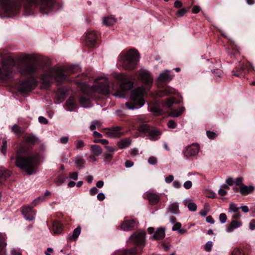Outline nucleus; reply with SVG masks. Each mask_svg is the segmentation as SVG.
I'll return each instance as SVG.
<instances>
[{"instance_id": "nucleus-45", "label": "nucleus", "mask_w": 255, "mask_h": 255, "mask_svg": "<svg viewBox=\"0 0 255 255\" xmlns=\"http://www.w3.org/2000/svg\"><path fill=\"white\" fill-rule=\"evenodd\" d=\"M7 141L5 139H2V144L1 146L0 152L3 155H5L7 150Z\"/></svg>"}, {"instance_id": "nucleus-36", "label": "nucleus", "mask_w": 255, "mask_h": 255, "mask_svg": "<svg viewBox=\"0 0 255 255\" xmlns=\"http://www.w3.org/2000/svg\"><path fill=\"white\" fill-rule=\"evenodd\" d=\"M53 230L55 234H59L62 231V226L60 222L54 221L53 223Z\"/></svg>"}, {"instance_id": "nucleus-49", "label": "nucleus", "mask_w": 255, "mask_h": 255, "mask_svg": "<svg viewBox=\"0 0 255 255\" xmlns=\"http://www.w3.org/2000/svg\"><path fill=\"white\" fill-rule=\"evenodd\" d=\"M208 137L210 139H214L217 136V134L213 131L207 130L206 132Z\"/></svg>"}, {"instance_id": "nucleus-25", "label": "nucleus", "mask_w": 255, "mask_h": 255, "mask_svg": "<svg viewBox=\"0 0 255 255\" xmlns=\"http://www.w3.org/2000/svg\"><path fill=\"white\" fill-rule=\"evenodd\" d=\"M146 198L148 200L149 203L151 205L156 204L160 200V196L159 194L153 192L147 193Z\"/></svg>"}, {"instance_id": "nucleus-26", "label": "nucleus", "mask_w": 255, "mask_h": 255, "mask_svg": "<svg viewBox=\"0 0 255 255\" xmlns=\"http://www.w3.org/2000/svg\"><path fill=\"white\" fill-rule=\"evenodd\" d=\"M255 189V187L253 185L247 186L243 185L240 188V192L242 195L246 196L253 193Z\"/></svg>"}, {"instance_id": "nucleus-7", "label": "nucleus", "mask_w": 255, "mask_h": 255, "mask_svg": "<svg viewBox=\"0 0 255 255\" xmlns=\"http://www.w3.org/2000/svg\"><path fill=\"white\" fill-rule=\"evenodd\" d=\"M16 66L15 61L11 58L3 59L2 68H0V80L6 81L12 77L13 68Z\"/></svg>"}, {"instance_id": "nucleus-2", "label": "nucleus", "mask_w": 255, "mask_h": 255, "mask_svg": "<svg viewBox=\"0 0 255 255\" xmlns=\"http://www.w3.org/2000/svg\"><path fill=\"white\" fill-rule=\"evenodd\" d=\"M25 141L29 145L20 144L17 150L15 159H36L33 157L32 147L39 141L38 138L32 134H29L24 137Z\"/></svg>"}, {"instance_id": "nucleus-44", "label": "nucleus", "mask_w": 255, "mask_h": 255, "mask_svg": "<svg viewBox=\"0 0 255 255\" xmlns=\"http://www.w3.org/2000/svg\"><path fill=\"white\" fill-rule=\"evenodd\" d=\"M189 7L181 8L178 9L176 11V14L179 17L183 16L186 13H187L188 12V11L189 10Z\"/></svg>"}, {"instance_id": "nucleus-5", "label": "nucleus", "mask_w": 255, "mask_h": 255, "mask_svg": "<svg viewBox=\"0 0 255 255\" xmlns=\"http://www.w3.org/2000/svg\"><path fill=\"white\" fill-rule=\"evenodd\" d=\"M143 96V91L140 88L133 90L129 101L125 104L126 107L129 110H134L142 107L145 104Z\"/></svg>"}, {"instance_id": "nucleus-13", "label": "nucleus", "mask_w": 255, "mask_h": 255, "mask_svg": "<svg viewBox=\"0 0 255 255\" xmlns=\"http://www.w3.org/2000/svg\"><path fill=\"white\" fill-rule=\"evenodd\" d=\"M181 101L177 99L174 97H171L166 99L164 101L165 106L171 110V115L173 117H178L181 116L185 111L184 107H180L179 110L173 109L172 107L174 104H179Z\"/></svg>"}, {"instance_id": "nucleus-47", "label": "nucleus", "mask_w": 255, "mask_h": 255, "mask_svg": "<svg viewBox=\"0 0 255 255\" xmlns=\"http://www.w3.org/2000/svg\"><path fill=\"white\" fill-rule=\"evenodd\" d=\"M65 177L64 175H60L55 180V183L59 185L64 182Z\"/></svg>"}, {"instance_id": "nucleus-63", "label": "nucleus", "mask_w": 255, "mask_h": 255, "mask_svg": "<svg viewBox=\"0 0 255 255\" xmlns=\"http://www.w3.org/2000/svg\"><path fill=\"white\" fill-rule=\"evenodd\" d=\"M182 2L180 0H176L174 2V6L177 8H180L182 7Z\"/></svg>"}, {"instance_id": "nucleus-35", "label": "nucleus", "mask_w": 255, "mask_h": 255, "mask_svg": "<svg viewBox=\"0 0 255 255\" xmlns=\"http://www.w3.org/2000/svg\"><path fill=\"white\" fill-rule=\"evenodd\" d=\"M91 150L95 156H98L102 153V150L99 145L94 144L91 146Z\"/></svg>"}, {"instance_id": "nucleus-56", "label": "nucleus", "mask_w": 255, "mask_h": 255, "mask_svg": "<svg viewBox=\"0 0 255 255\" xmlns=\"http://www.w3.org/2000/svg\"><path fill=\"white\" fill-rule=\"evenodd\" d=\"M239 209V208L237 207V205L235 204H234V203L230 204V207H229V210H231V211H233L234 212H237Z\"/></svg>"}, {"instance_id": "nucleus-27", "label": "nucleus", "mask_w": 255, "mask_h": 255, "mask_svg": "<svg viewBox=\"0 0 255 255\" xmlns=\"http://www.w3.org/2000/svg\"><path fill=\"white\" fill-rule=\"evenodd\" d=\"M165 230L164 228H158L152 236V239L155 240H162L165 236Z\"/></svg>"}, {"instance_id": "nucleus-33", "label": "nucleus", "mask_w": 255, "mask_h": 255, "mask_svg": "<svg viewBox=\"0 0 255 255\" xmlns=\"http://www.w3.org/2000/svg\"><path fill=\"white\" fill-rule=\"evenodd\" d=\"M242 225V223L237 220H233L227 229V232H232L233 230Z\"/></svg>"}, {"instance_id": "nucleus-34", "label": "nucleus", "mask_w": 255, "mask_h": 255, "mask_svg": "<svg viewBox=\"0 0 255 255\" xmlns=\"http://www.w3.org/2000/svg\"><path fill=\"white\" fill-rule=\"evenodd\" d=\"M81 233V228L80 227H77L74 229L72 235L69 234L68 237L69 241H75L79 236Z\"/></svg>"}, {"instance_id": "nucleus-4", "label": "nucleus", "mask_w": 255, "mask_h": 255, "mask_svg": "<svg viewBox=\"0 0 255 255\" xmlns=\"http://www.w3.org/2000/svg\"><path fill=\"white\" fill-rule=\"evenodd\" d=\"M31 57L29 55H26L24 60L18 64L17 69L20 76L23 77L33 78V75L37 71L36 66L31 63Z\"/></svg>"}, {"instance_id": "nucleus-17", "label": "nucleus", "mask_w": 255, "mask_h": 255, "mask_svg": "<svg viewBox=\"0 0 255 255\" xmlns=\"http://www.w3.org/2000/svg\"><path fill=\"white\" fill-rule=\"evenodd\" d=\"M69 92L68 89L66 86H59L56 92L57 103H60L63 102L66 98Z\"/></svg>"}, {"instance_id": "nucleus-6", "label": "nucleus", "mask_w": 255, "mask_h": 255, "mask_svg": "<svg viewBox=\"0 0 255 255\" xmlns=\"http://www.w3.org/2000/svg\"><path fill=\"white\" fill-rule=\"evenodd\" d=\"M29 6H39L40 12L47 14L53 10L55 6L58 8L61 7L59 3H57L54 0H26Z\"/></svg>"}, {"instance_id": "nucleus-22", "label": "nucleus", "mask_w": 255, "mask_h": 255, "mask_svg": "<svg viewBox=\"0 0 255 255\" xmlns=\"http://www.w3.org/2000/svg\"><path fill=\"white\" fill-rule=\"evenodd\" d=\"M67 111H74L78 108L77 103L74 96H70L65 103Z\"/></svg>"}, {"instance_id": "nucleus-18", "label": "nucleus", "mask_w": 255, "mask_h": 255, "mask_svg": "<svg viewBox=\"0 0 255 255\" xmlns=\"http://www.w3.org/2000/svg\"><path fill=\"white\" fill-rule=\"evenodd\" d=\"M97 91L102 94L108 95L110 93V85L108 79H104L103 81L97 83Z\"/></svg>"}, {"instance_id": "nucleus-46", "label": "nucleus", "mask_w": 255, "mask_h": 255, "mask_svg": "<svg viewBox=\"0 0 255 255\" xmlns=\"http://www.w3.org/2000/svg\"><path fill=\"white\" fill-rule=\"evenodd\" d=\"M136 254V249L133 248L125 250L123 252V255H135Z\"/></svg>"}, {"instance_id": "nucleus-54", "label": "nucleus", "mask_w": 255, "mask_h": 255, "mask_svg": "<svg viewBox=\"0 0 255 255\" xmlns=\"http://www.w3.org/2000/svg\"><path fill=\"white\" fill-rule=\"evenodd\" d=\"M167 125L169 128L172 129L176 128L177 126L176 123L173 120H169L168 122Z\"/></svg>"}, {"instance_id": "nucleus-19", "label": "nucleus", "mask_w": 255, "mask_h": 255, "mask_svg": "<svg viewBox=\"0 0 255 255\" xmlns=\"http://www.w3.org/2000/svg\"><path fill=\"white\" fill-rule=\"evenodd\" d=\"M199 149V144L197 143L192 144L186 147V149L184 151V155L187 157L195 156L198 153Z\"/></svg>"}, {"instance_id": "nucleus-64", "label": "nucleus", "mask_w": 255, "mask_h": 255, "mask_svg": "<svg viewBox=\"0 0 255 255\" xmlns=\"http://www.w3.org/2000/svg\"><path fill=\"white\" fill-rule=\"evenodd\" d=\"M38 121L39 123L43 124H47L48 122V120L42 116H40L38 118Z\"/></svg>"}, {"instance_id": "nucleus-43", "label": "nucleus", "mask_w": 255, "mask_h": 255, "mask_svg": "<svg viewBox=\"0 0 255 255\" xmlns=\"http://www.w3.org/2000/svg\"><path fill=\"white\" fill-rule=\"evenodd\" d=\"M11 130L13 132H14L16 135H20L22 134V131L21 130L20 127H19L17 125H14L12 128Z\"/></svg>"}, {"instance_id": "nucleus-40", "label": "nucleus", "mask_w": 255, "mask_h": 255, "mask_svg": "<svg viewBox=\"0 0 255 255\" xmlns=\"http://www.w3.org/2000/svg\"><path fill=\"white\" fill-rule=\"evenodd\" d=\"M185 205L187 206L188 209L192 212L197 210V205L190 200H186L185 201Z\"/></svg>"}, {"instance_id": "nucleus-57", "label": "nucleus", "mask_w": 255, "mask_h": 255, "mask_svg": "<svg viewBox=\"0 0 255 255\" xmlns=\"http://www.w3.org/2000/svg\"><path fill=\"white\" fill-rule=\"evenodd\" d=\"M227 216L225 213H221L219 216V220L222 223H225L227 221Z\"/></svg>"}, {"instance_id": "nucleus-11", "label": "nucleus", "mask_w": 255, "mask_h": 255, "mask_svg": "<svg viewBox=\"0 0 255 255\" xmlns=\"http://www.w3.org/2000/svg\"><path fill=\"white\" fill-rule=\"evenodd\" d=\"M16 165L27 174L35 173L39 165L37 160H15Z\"/></svg>"}, {"instance_id": "nucleus-61", "label": "nucleus", "mask_w": 255, "mask_h": 255, "mask_svg": "<svg viewBox=\"0 0 255 255\" xmlns=\"http://www.w3.org/2000/svg\"><path fill=\"white\" fill-rule=\"evenodd\" d=\"M183 186L185 189H189L192 187V182L189 180L187 181L184 183Z\"/></svg>"}, {"instance_id": "nucleus-39", "label": "nucleus", "mask_w": 255, "mask_h": 255, "mask_svg": "<svg viewBox=\"0 0 255 255\" xmlns=\"http://www.w3.org/2000/svg\"><path fill=\"white\" fill-rule=\"evenodd\" d=\"M105 147L106 149V151L109 152L105 154L106 159L111 158L113 157L112 153L114 152L116 150V148L112 146L107 145H105Z\"/></svg>"}, {"instance_id": "nucleus-32", "label": "nucleus", "mask_w": 255, "mask_h": 255, "mask_svg": "<svg viewBox=\"0 0 255 255\" xmlns=\"http://www.w3.org/2000/svg\"><path fill=\"white\" fill-rule=\"evenodd\" d=\"M87 76L86 74L82 73L78 75L75 79V82L78 86H84L85 83L86 82Z\"/></svg>"}, {"instance_id": "nucleus-52", "label": "nucleus", "mask_w": 255, "mask_h": 255, "mask_svg": "<svg viewBox=\"0 0 255 255\" xmlns=\"http://www.w3.org/2000/svg\"><path fill=\"white\" fill-rule=\"evenodd\" d=\"M101 124L98 121H94L90 127V129L91 131H93L96 129V126L98 127Z\"/></svg>"}, {"instance_id": "nucleus-3", "label": "nucleus", "mask_w": 255, "mask_h": 255, "mask_svg": "<svg viewBox=\"0 0 255 255\" xmlns=\"http://www.w3.org/2000/svg\"><path fill=\"white\" fill-rule=\"evenodd\" d=\"M53 78L56 83V85L59 86L65 83H69L70 80L68 75L66 74L62 68L58 69L54 75L51 74H44L41 77V83L46 89L49 88L52 84L51 79Z\"/></svg>"}, {"instance_id": "nucleus-21", "label": "nucleus", "mask_w": 255, "mask_h": 255, "mask_svg": "<svg viewBox=\"0 0 255 255\" xmlns=\"http://www.w3.org/2000/svg\"><path fill=\"white\" fill-rule=\"evenodd\" d=\"M140 77L142 82L146 86L150 87L152 84L153 79L150 74L147 71L141 72Z\"/></svg>"}, {"instance_id": "nucleus-30", "label": "nucleus", "mask_w": 255, "mask_h": 255, "mask_svg": "<svg viewBox=\"0 0 255 255\" xmlns=\"http://www.w3.org/2000/svg\"><path fill=\"white\" fill-rule=\"evenodd\" d=\"M80 105L84 108H89L91 106V99L84 96H81L79 100Z\"/></svg>"}, {"instance_id": "nucleus-62", "label": "nucleus", "mask_w": 255, "mask_h": 255, "mask_svg": "<svg viewBox=\"0 0 255 255\" xmlns=\"http://www.w3.org/2000/svg\"><path fill=\"white\" fill-rule=\"evenodd\" d=\"M226 183L229 186H232L234 184V180L231 177H229L226 180Z\"/></svg>"}, {"instance_id": "nucleus-28", "label": "nucleus", "mask_w": 255, "mask_h": 255, "mask_svg": "<svg viewBox=\"0 0 255 255\" xmlns=\"http://www.w3.org/2000/svg\"><path fill=\"white\" fill-rule=\"evenodd\" d=\"M176 94V90L169 86H166L165 88L159 91V95L162 97L165 96H169L170 95H175Z\"/></svg>"}, {"instance_id": "nucleus-42", "label": "nucleus", "mask_w": 255, "mask_h": 255, "mask_svg": "<svg viewBox=\"0 0 255 255\" xmlns=\"http://www.w3.org/2000/svg\"><path fill=\"white\" fill-rule=\"evenodd\" d=\"M115 22V18L108 16L106 17L103 19V23L106 26H111L113 25Z\"/></svg>"}, {"instance_id": "nucleus-60", "label": "nucleus", "mask_w": 255, "mask_h": 255, "mask_svg": "<svg viewBox=\"0 0 255 255\" xmlns=\"http://www.w3.org/2000/svg\"><path fill=\"white\" fill-rule=\"evenodd\" d=\"M94 142L95 143H101V144H104V145H107L109 143L108 140H107V139H95V140H94Z\"/></svg>"}, {"instance_id": "nucleus-12", "label": "nucleus", "mask_w": 255, "mask_h": 255, "mask_svg": "<svg viewBox=\"0 0 255 255\" xmlns=\"http://www.w3.org/2000/svg\"><path fill=\"white\" fill-rule=\"evenodd\" d=\"M255 71L252 64L247 62L246 63L244 62H239L232 71L233 75L239 78H245L247 73Z\"/></svg>"}, {"instance_id": "nucleus-48", "label": "nucleus", "mask_w": 255, "mask_h": 255, "mask_svg": "<svg viewBox=\"0 0 255 255\" xmlns=\"http://www.w3.org/2000/svg\"><path fill=\"white\" fill-rule=\"evenodd\" d=\"M243 178L240 177L237 178L236 179L234 180V184H235L237 186H239V187H241L242 186V185H244L243 183Z\"/></svg>"}, {"instance_id": "nucleus-23", "label": "nucleus", "mask_w": 255, "mask_h": 255, "mask_svg": "<svg viewBox=\"0 0 255 255\" xmlns=\"http://www.w3.org/2000/svg\"><path fill=\"white\" fill-rule=\"evenodd\" d=\"M22 213L27 220L32 221L35 218L36 213L30 207L23 208Z\"/></svg>"}, {"instance_id": "nucleus-15", "label": "nucleus", "mask_w": 255, "mask_h": 255, "mask_svg": "<svg viewBox=\"0 0 255 255\" xmlns=\"http://www.w3.org/2000/svg\"><path fill=\"white\" fill-rule=\"evenodd\" d=\"M36 84H34V79L31 82L29 79H26L22 82L19 85V90L20 92L26 94L31 92L36 87Z\"/></svg>"}, {"instance_id": "nucleus-9", "label": "nucleus", "mask_w": 255, "mask_h": 255, "mask_svg": "<svg viewBox=\"0 0 255 255\" xmlns=\"http://www.w3.org/2000/svg\"><path fill=\"white\" fill-rule=\"evenodd\" d=\"M0 4L5 16L10 17L19 11L20 6L14 0H0Z\"/></svg>"}, {"instance_id": "nucleus-53", "label": "nucleus", "mask_w": 255, "mask_h": 255, "mask_svg": "<svg viewBox=\"0 0 255 255\" xmlns=\"http://www.w3.org/2000/svg\"><path fill=\"white\" fill-rule=\"evenodd\" d=\"M231 255H245L239 248H235L232 251Z\"/></svg>"}, {"instance_id": "nucleus-37", "label": "nucleus", "mask_w": 255, "mask_h": 255, "mask_svg": "<svg viewBox=\"0 0 255 255\" xmlns=\"http://www.w3.org/2000/svg\"><path fill=\"white\" fill-rule=\"evenodd\" d=\"M131 143V141L129 138H125L118 143L119 148L123 149L128 147Z\"/></svg>"}, {"instance_id": "nucleus-41", "label": "nucleus", "mask_w": 255, "mask_h": 255, "mask_svg": "<svg viewBox=\"0 0 255 255\" xmlns=\"http://www.w3.org/2000/svg\"><path fill=\"white\" fill-rule=\"evenodd\" d=\"M5 236L0 234V252H3L6 246Z\"/></svg>"}, {"instance_id": "nucleus-29", "label": "nucleus", "mask_w": 255, "mask_h": 255, "mask_svg": "<svg viewBox=\"0 0 255 255\" xmlns=\"http://www.w3.org/2000/svg\"><path fill=\"white\" fill-rule=\"evenodd\" d=\"M11 175V172L3 167L0 168V185Z\"/></svg>"}, {"instance_id": "nucleus-38", "label": "nucleus", "mask_w": 255, "mask_h": 255, "mask_svg": "<svg viewBox=\"0 0 255 255\" xmlns=\"http://www.w3.org/2000/svg\"><path fill=\"white\" fill-rule=\"evenodd\" d=\"M169 211L172 214H176L179 213L178 204L177 203H171L168 207Z\"/></svg>"}, {"instance_id": "nucleus-31", "label": "nucleus", "mask_w": 255, "mask_h": 255, "mask_svg": "<svg viewBox=\"0 0 255 255\" xmlns=\"http://www.w3.org/2000/svg\"><path fill=\"white\" fill-rule=\"evenodd\" d=\"M121 128L120 127H114L112 129H109L108 131L106 133L108 135V136L110 137H117L121 135Z\"/></svg>"}, {"instance_id": "nucleus-50", "label": "nucleus", "mask_w": 255, "mask_h": 255, "mask_svg": "<svg viewBox=\"0 0 255 255\" xmlns=\"http://www.w3.org/2000/svg\"><path fill=\"white\" fill-rule=\"evenodd\" d=\"M212 246L213 242L212 241H208L204 247V250L207 252H210L211 251Z\"/></svg>"}, {"instance_id": "nucleus-10", "label": "nucleus", "mask_w": 255, "mask_h": 255, "mask_svg": "<svg viewBox=\"0 0 255 255\" xmlns=\"http://www.w3.org/2000/svg\"><path fill=\"white\" fill-rule=\"evenodd\" d=\"M139 132L144 133L151 140L155 141L160 138L162 132L155 127H151L147 124L140 125L138 127Z\"/></svg>"}, {"instance_id": "nucleus-55", "label": "nucleus", "mask_w": 255, "mask_h": 255, "mask_svg": "<svg viewBox=\"0 0 255 255\" xmlns=\"http://www.w3.org/2000/svg\"><path fill=\"white\" fill-rule=\"evenodd\" d=\"M212 73L217 77H221L222 74V71L219 69H215L212 70Z\"/></svg>"}, {"instance_id": "nucleus-24", "label": "nucleus", "mask_w": 255, "mask_h": 255, "mask_svg": "<svg viewBox=\"0 0 255 255\" xmlns=\"http://www.w3.org/2000/svg\"><path fill=\"white\" fill-rule=\"evenodd\" d=\"M172 79V76L170 74L169 70H165L161 73L158 78L159 82L162 84H167Z\"/></svg>"}, {"instance_id": "nucleus-16", "label": "nucleus", "mask_w": 255, "mask_h": 255, "mask_svg": "<svg viewBox=\"0 0 255 255\" xmlns=\"http://www.w3.org/2000/svg\"><path fill=\"white\" fill-rule=\"evenodd\" d=\"M134 243L138 247L144 246L145 243V232L134 234L130 237Z\"/></svg>"}, {"instance_id": "nucleus-8", "label": "nucleus", "mask_w": 255, "mask_h": 255, "mask_svg": "<svg viewBox=\"0 0 255 255\" xmlns=\"http://www.w3.org/2000/svg\"><path fill=\"white\" fill-rule=\"evenodd\" d=\"M117 79L120 83V88L123 92L122 93H120L119 91L117 92L116 96H118L120 97H124L125 93L131 90L133 86V79L132 76L127 75L124 74H119L117 76Z\"/></svg>"}, {"instance_id": "nucleus-1", "label": "nucleus", "mask_w": 255, "mask_h": 255, "mask_svg": "<svg viewBox=\"0 0 255 255\" xmlns=\"http://www.w3.org/2000/svg\"><path fill=\"white\" fill-rule=\"evenodd\" d=\"M139 58V52L135 49L132 48L128 51H123L119 55L118 60L125 69L132 70L135 68Z\"/></svg>"}, {"instance_id": "nucleus-14", "label": "nucleus", "mask_w": 255, "mask_h": 255, "mask_svg": "<svg viewBox=\"0 0 255 255\" xmlns=\"http://www.w3.org/2000/svg\"><path fill=\"white\" fill-rule=\"evenodd\" d=\"M98 35L95 31H88L86 37V43L87 46L93 48L98 45Z\"/></svg>"}, {"instance_id": "nucleus-59", "label": "nucleus", "mask_w": 255, "mask_h": 255, "mask_svg": "<svg viewBox=\"0 0 255 255\" xmlns=\"http://www.w3.org/2000/svg\"><path fill=\"white\" fill-rule=\"evenodd\" d=\"M76 166L79 168H83L84 166V162L83 160H75Z\"/></svg>"}, {"instance_id": "nucleus-58", "label": "nucleus", "mask_w": 255, "mask_h": 255, "mask_svg": "<svg viewBox=\"0 0 255 255\" xmlns=\"http://www.w3.org/2000/svg\"><path fill=\"white\" fill-rule=\"evenodd\" d=\"M76 146L77 148L80 149L84 147L85 144L83 141L80 140H77L76 142Z\"/></svg>"}, {"instance_id": "nucleus-51", "label": "nucleus", "mask_w": 255, "mask_h": 255, "mask_svg": "<svg viewBox=\"0 0 255 255\" xmlns=\"http://www.w3.org/2000/svg\"><path fill=\"white\" fill-rule=\"evenodd\" d=\"M208 212V205L206 204L204 206V209L200 211V214L203 217H205L207 215Z\"/></svg>"}, {"instance_id": "nucleus-20", "label": "nucleus", "mask_w": 255, "mask_h": 255, "mask_svg": "<svg viewBox=\"0 0 255 255\" xmlns=\"http://www.w3.org/2000/svg\"><path fill=\"white\" fill-rule=\"evenodd\" d=\"M137 223L134 219L125 220L121 224V228L125 231H131L135 227Z\"/></svg>"}]
</instances>
